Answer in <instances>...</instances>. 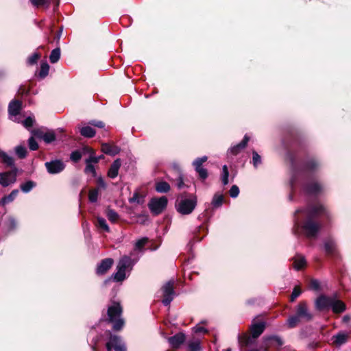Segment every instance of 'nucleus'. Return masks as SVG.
<instances>
[{
    "mask_svg": "<svg viewBox=\"0 0 351 351\" xmlns=\"http://www.w3.org/2000/svg\"><path fill=\"white\" fill-rule=\"evenodd\" d=\"M321 215H328L326 208L322 204L298 209L294 215L295 228L300 229L308 239L316 237L321 228V224L314 221L313 217Z\"/></svg>",
    "mask_w": 351,
    "mask_h": 351,
    "instance_id": "1",
    "label": "nucleus"
},
{
    "mask_svg": "<svg viewBox=\"0 0 351 351\" xmlns=\"http://www.w3.org/2000/svg\"><path fill=\"white\" fill-rule=\"evenodd\" d=\"M137 262V259H132L131 256H123L119 261L117 266V272L104 281L105 284L113 279L116 282H122L126 278V273H130L133 266Z\"/></svg>",
    "mask_w": 351,
    "mask_h": 351,
    "instance_id": "2",
    "label": "nucleus"
},
{
    "mask_svg": "<svg viewBox=\"0 0 351 351\" xmlns=\"http://www.w3.org/2000/svg\"><path fill=\"white\" fill-rule=\"evenodd\" d=\"M122 307L119 302H113L108 308V321L113 324V329L115 330H121L124 321L121 318Z\"/></svg>",
    "mask_w": 351,
    "mask_h": 351,
    "instance_id": "3",
    "label": "nucleus"
},
{
    "mask_svg": "<svg viewBox=\"0 0 351 351\" xmlns=\"http://www.w3.org/2000/svg\"><path fill=\"white\" fill-rule=\"evenodd\" d=\"M197 206V198L193 197L192 198H183L181 199L176 205L177 211L183 215L191 214Z\"/></svg>",
    "mask_w": 351,
    "mask_h": 351,
    "instance_id": "4",
    "label": "nucleus"
},
{
    "mask_svg": "<svg viewBox=\"0 0 351 351\" xmlns=\"http://www.w3.org/2000/svg\"><path fill=\"white\" fill-rule=\"evenodd\" d=\"M323 248L327 256L336 259L341 258L337 241L333 238L328 237L324 239Z\"/></svg>",
    "mask_w": 351,
    "mask_h": 351,
    "instance_id": "5",
    "label": "nucleus"
},
{
    "mask_svg": "<svg viewBox=\"0 0 351 351\" xmlns=\"http://www.w3.org/2000/svg\"><path fill=\"white\" fill-rule=\"evenodd\" d=\"M167 203V198L165 196H162L158 198L155 197L151 199L148 206L154 215H158L166 208Z\"/></svg>",
    "mask_w": 351,
    "mask_h": 351,
    "instance_id": "6",
    "label": "nucleus"
},
{
    "mask_svg": "<svg viewBox=\"0 0 351 351\" xmlns=\"http://www.w3.org/2000/svg\"><path fill=\"white\" fill-rule=\"evenodd\" d=\"M173 284V280H169L165 283L162 288L163 292V299L162 302L165 306L169 305L171 301L173 300L175 295Z\"/></svg>",
    "mask_w": 351,
    "mask_h": 351,
    "instance_id": "7",
    "label": "nucleus"
},
{
    "mask_svg": "<svg viewBox=\"0 0 351 351\" xmlns=\"http://www.w3.org/2000/svg\"><path fill=\"white\" fill-rule=\"evenodd\" d=\"M302 322H309L313 319V315L309 311L307 304L305 302H300L295 307V313Z\"/></svg>",
    "mask_w": 351,
    "mask_h": 351,
    "instance_id": "8",
    "label": "nucleus"
},
{
    "mask_svg": "<svg viewBox=\"0 0 351 351\" xmlns=\"http://www.w3.org/2000/svg\"><path fill=\"white\" fill-rule=\"evenodd\" d=\"M22 103L18 100L12 101L8 106V112L10 119L19 123L21 121L19 117L21 109Z\"/></svg>",
    "mask_w": 351,
    "mask_h": 351,
    "instance_id": "9",
    "label": "nucleus"
},
{
    "mask_svg": "<svg viewBox=\"0 0 351 351\" xmlns=\"http://www.w3.org/2000/svg\"><path fill=\"white\" fill-rule=\"evenodd\" d=\"M45 167L47 172L50 174H57L62 172L64 168V163L60 160H54L49 162H46Z\"/></svg>",
    "mask_w": 351,
    "mask_h": 351,
    "instance_id": "10",
    "label": "nucleus"
},
{
    "mask_svg": "<svg viewBox=\"0 0 351 351\" xmlns=\"http://www.w3.org/2000/svg\"><path fill=\"white\" fill-rule=\"evenodd\" d=\"M335 296H319L315 302V308L318 311H323L330 308L332 301Z\"/></svg>",
    "mask_w": 351,
    "mask_h": 351,
    "instance_id": "11",
    "label": "nucleus"
},
{
    "mask_svg": "<svg viewBox=\"0 0 351 351\" xmlns=\"http://www.w3.org/2000/svg\"><path fill=\"white\" fill-rule=\"evenodd\" d=\"M16 180V169L0 173V184L2 186H8Z\"/></svg>",
    "mask_w": 351,
    "mask_h": 351,
    "instance_id": "12",
    "label": "nucleus"
},
{
    "mask_svg": "<svg viewBox=\"0 0 351 351\" xmlns=\"http://www.w3.org/2000/svg\"><path fill=\"white\" fill-rule=\"evenodd\" d=\"M250 141V137L245 134L243 137V139L239 143L234 145L230 147L228 152L227 155L229 156L230 155L237 156L239 153L241 152L247 146L248 142Z\"/></svg>",
    "mask_w": 351,
    "mask_h": 351,
    "instance_id": "13",
    "label": "nucleus"
},
{
    "mask_svg": "<svg viewBox=\"0 0 351 351\" xmlns=\"http://www.w3.org/2000/svg\"><path fill=\"white\" fill-rule=\"evenodd\" d=\"M186 341V335L183 332H178L167 339V341L173 349H177Z\"/></svg>",
    "mask_w": 351,
    "mask_h": 351,
    "instance_id": "14",
    "label": "nucleus"
},
{
    "mask_svg": "<svg viewBox=\"0 0 351 351\" xmlns=\"http://www.w3.org/2000/svg\"><path fill=\"white\" fill-rule=\"evenodd\" d=\"M114 261L112 258H108L102 260L101 263L97 265L96 272L98 275H103L110 269Z\"/></svg>",
    "mask_w": 351,
    "mask_h": 351,
    "instance_id": "15",
    "label": "nucleus"
},
{
    "mask_svg": "<svg viewBox=\"0 0 351 351\" xmlns=\"http://www.w3.org/2000/svg\"><path fill=\"white\" fill-rule=\"evenodd\" d=\"M305 192L309 194H317L322 190V186L315 181H312L303 186Z\"/></svg>",
    "mask_w": 351,
    "mask_h": 351,
    "instance_id": "16",
    "label": "nucleus"
},
{
    "mask_svg": "<svg viewBox=\"0 0 351 351\" xmlns=\"http://www.w3.org/2000/svg\"><path fill=\"white\" fill-rule=\"evenodd\" d=\"M110 342L116 351H125L126 347L121 339L116 335H110Z\"/></svg>",
    "mask_w": 351,
    "mask_h": 351,
    "instance_id": "17",
    "label": "nucleus"
},
{
    "mask_svg": "<svg viewBox=\"0 0 351 351\" xmlns=\"http://www.w3.org/2000/svg\"><path fill=\"white\" fill-rule=\"evenodd\" d=\"M265 328V323L264 322H260L258 323L253 324L251 326V333L253 338H257L259 337Z\"/></svg>",
    "mask_w": 351,
    "mask_h": 351,
    "instance_id": "18",
    "label": "nucleus"
},
{
    "mask_svg": "<svg viewBox=\"0 0 351 351\" xmlns=\"http://www.w3.org/2000/svg\"><path fill=\"white\" fill-rule=\"evenodd\" d=\"M121 160L119 158L116 159L112 162V164L111 165V166L108 170V177H110V178H112V179L115 178L118 176L119 170L121 167Z\"/></svg>",
    "mask_w": 351,
    "mask_h": 351,
    "instance_id": "19",
    "label": "nucleus"
},
{
    "mask_svg": "<svg viewBox=\"0 0 351 351\" xmlns=\"http://www.w3.org/2000/svg\"><path fill=\"white\" fill-rule=\"evenodd\" d=\"M201 340L198 338L193 337L187 341V351H201Z\"/></svg>",
    "mask_w": 351,
    "mask_h": 351,
    "instance_id": "20",
    "label": "nucleus"
},
{
    "mask_svg": "<svg viewBox=\"0 0 351 351\" xmlns=\"http://www.w3.org/2000/svg\"><path fill=\"white\" fill-rule=\"evenodd\" d=\"M101 151L108 155L115 156L119 154L120 152V149L114 145H110L108 143H103L101 145Z\"/></svg>",
    "mask_w": 351,
    "mask_h": 351,
    "instance_id": "21",
    "label": "nucleus"
},
{
    "mask_svg": "<svg viewBox=\"0 0 351 351\" xmlns=\"http://www.w3.org/2000/svg\"><path fill=\"white\" fill-rule=\"evenodd\" d=\"M36 135L42 138L46 143H50L56 140V135L53 131L47 132H36Z\"/></svg>",
    "mask_w": 351,
    "mask_h": 351,
    "instance_id": "22",
    "label": "nucleus"
},
{
    "mask_svg": "<svg viewBox=\"0 0 351 351\" xmlns=\"http://www.w3.org/2000/svg\"><path fill=\"white\" fill-rule=\"evenodd\" d=\"M348 338V335L345 332H339L332 337L333 343L340 346L345 343Z\"/></svg>",
    "mask_w": 351,
    "mask_h": 351,
    "instance_id": "23",
    "label": "nucleus"
},
{
    "mask_svg": "<svg viewBox=\"0 0 351 351\" xmlns=\"http://www.w3.org/2000/svg\"><path fill=\"white\" fill-rule=\"evenodd\" d=\"M332 303V304H331L330 308H332L333 312L339 313L346 310L345 304L343 302L337 300L336 297H335Z\"/></svg>",
    "mask_w": 351,
    "mask_h": 351,
    "instance_id": "24",
    "label": "nucleus"
},
{
    "mask_svg": "<svg viewBox=\"0 0 351 351\" xmlns=\"http://www.w3.org/2000/svg\"><path fill=\"white\" fill-rule=\"evenodd\" d=\"M0 158L3 163L6 165L8 167H14V158L9 156L6 152L2 151L0 149Z\"/></svg>",
    "mask_w": 351,
    "mask_h": 351,
    "instance_id": "25",
    "label": "nucleus"
},
{
    "mask_svg": "<svg viewBox=\"0 0 351 351\" xmlns=\"http://www.w3.org/2000/svg\"><path fill=\"white\" fill-rule=\"evenodd\" d=\"M80 134L86 138H92L95 135V130L90 126L86 125L80 129Z\"/></svg>",
    "mask_w": 351,
    "mask_h": 351,
    "instance_id": "26",
    "label": "nucleus"
},
{
    "mask_svg": "<svg viewBox=\"0 0 351 351\" xmlns=\"http://www.w3.org/2000/svg\"><path fill=\"white\" fill-rule=\"evenodd\" d=\"M306 265V260L304 256L297 255L293 258V268L295 270H300Z\"/></svg>",
    "mask_w": 351,
    "mask_h": 351,
    "instance_id": "27",
    "label": "nucleus"
},
{
    "mask_svg": "<svg viewBox=\"0 0 351 351\" xmlns=\"http://www.w3.org/2000/svg\"><path fill=\"white\" fill-rule=\"evenodd\" d=\"M19 190H13L8 195L4 196L0 201V204L4 206L8 203L12 202L17 196Z\"/></svg>",
    "mask_w": 351,
    "mask_h": 351,
    "instance_id": "28",
    "label": "nucleus"
},
{
    "mask_svg": "<svg viewBox=\"0 0 351 351\" xmlns=\"http://www.w3.org/2000/svg\"><path fill=\"white\" fill-rule=\"evenodd\" d=\"M302 320L296 314L291 315L287 320V325L289 328L296 327Z\"/></svg>",
    "mask_w": 351,
    "mask_h": 351,
    "instance_id": "29",
    "label": "nucleus"
},
{
    "mask_svg": "<svg viewBox=\"0 0 351 351\" xmlns=\"http://www.w3.org/2000/svg\"><path fill=\"white\" fill-rule=\"evenodd\" d=\"M156 190L158 193H167L170 190V185L166 182H159L156 184Z\"/></svg>",
    "mask_w": 351,
    "mask_h": 351,
    "instance_id": "30",
    "label": "nucleus"
},
{
    "mask_svg": "<svg viewBox=\"0 0 351 351\" xmlns=\"http://www.w3.org/2000/svg\"><path fill=\"white\" fill-rule=\"evenodd\" d=\"M96 226L103 230L104 231L106 232H110V228L108 226V225L107 224V222L106 221V219L103 217H98L97 218V223H96Z\"/></svg>",
    "mask_w": 351,
    "mask_h": 351,
    "instance_id": "31",
    "label": "nucleus"
},
{
    "mask_svg": "<svg viewBox=\"0 0 351 351\" xmlns=\"http://www.w3.org/2000/svg\"><path fill=\"white\" fill-rule=\"evenodd\" d=\"M60 58V49L57 47L53 49L49 56V60L52 64L56 63Z\"/></svg>",
    "mask_w": 351,
    "mask_h": 351,
    "instance_id": "32",
    "label": "nucleus"
},
{
    "mask_svg": "<svg viewBox=\"0 0 351 351\" xmlns=\"http://www.w3.org/2000/svg\"><path fill=\"white\" fill-rule=\"evenodd\" d=\"M223 202V196L222 194L217 193L213 196L212 200V205L215 208H219L221 206Z\"/></svg>",
    "mask_w": 351,
    "mask_h": 351,
    "instance_id": "33",
    "label": "nucleus"
},
{
    "mask_svg": "<svg viewBox=\"0 0 351 351\" xmlns=\"http://www.w3.org/2000/svg\"><path fill=\"white\" fill-rule=\"evenodd\" d=\"M49 65L47 62H43L40 64V69L39 71V77L45 78L49 73Z\"/></svg>",
    "mask_w": 351,
    "mask_h": 351,
    "instance_id": "34",
    "label": "nucleus"
},
{
    "mask_svg": "<svg viewBox=\"0 0 351 351\" xmlns=\"http://www.w3.org/2000/svg\"><path fill=\"white\" fill-rule=\"evenodd\" d=\"M36 184L33 181L29 180L21 184V189L23 193H29L32 189L35 187Z\"/></svg>",
    "mask_w": 351,
    "mask_h": 351,
    "instance_id": "35",
    "label": "nucleus"
},
{
    "mask_svg": "<svg viewBox=\"0 0 351 351\" xmlns=\"http://www.w3.org/2000/svg\"><path fill=\"white\" fill-rule=\"evenodd\" d=\"M30 3L34 7H49L51 0H29Z\"/></svg>",
    "mask_w": 351,
    "mask_h": 351,
    "instance_id": "36",
    "label": "nucleus"
},
{
    "mask_svg": "<svg viewBox=\"0 0 351 351\" xmlns=\"http://www.w3.org/2000/svg\"><path fill=\"white\" fill-rule=\"evenodd\" d=\"M15 153L20 158H24L27 156V149L23 145H18L15 147Z\"/></svg>",
    "mask_w": 351,
    "mask_h": 351,
    "instance_id": "37",
    "label": "nucleus"
},
{
    "mask_svg": "<svg viewBox=\"0 0 351 351\" xmlns=\"http://www.w3.org/2000/svg\"><path fill=\"white\" fill-rule=\"evenodd\" d=\"M262 163L261 156L256 152H252V164L254 168H257Z\"/></svg>",
    "mask_w": 351,
    "mask_h": 351,
    "instance_id": "38",
    "label": "nucleus"
},
{
    "mask_svg": "<svg viewBox=\"0 0 351 351\" xmlns=\"http://www.w3.org/2000/svg\"><path fill=\"white\" fill-rule=\"evenodd\" d=\"M106 216L108 219L113 223L116 222L119 218L117 213L112 209H108L106 211Z\"/></svg>",
    "mask_w": 351,
    "mask_h": 351,
    "instance_id": "39",
    "label": "nucleus"
},
{
    "mask_svg": "<svg viewBox=\"0 0 351 351\" xmlns=\"http://www.w3.org/2000/svg\"><path fill=\"white\" fill-rule=\"evenodd\" d=\"M229 171L227 165H223L222 167L221 181L223 185L228 183Z\"/></svg>",
    "mask_w": 351,
    "mask_h": 351,
    "instance_id": "40",
    "label": "nucleus"
},
{
    "mask_svg": "<svg viewBox=\"0 0 351 351\" xmlns=\"http://www.w3.org/2000/svg\"><path fill=\"white\" fill-rule=\"evenodd\" d=\"M207 159L208 158L206 156L196 158L193 162V166L194 167L195 169L202 167V164L205 162Z\"/></svg>",
    "mask_w": 351,
    "mask_h": 351,
    "instance_id": "41",
    "label": "nucleus"
},
{
    "mask_svg": "<svg viewBox=\"0 0 351 351\" xmlns=\"http://www.w3.org/2000/svg\"><path fill=\"white\" fill-rule=\"evenodd\" d=\"M99 191L97 189H92L88 193V199L90 202H96L98 199Z\"/></svg>",
    "mask_w": 351,
    "mask_h": 351,
    "instance_id": "42",
    "label": "nucleus"
},
{
    "mask_svg": "<svg viewBox=\"0 0 351 351\" xmlns=\"http://www.w3.org/2000/svg\"><path fill=\"white\" fill-rule=\"evenodd\" d=\"M148 241L147 237H143L135 243V250H141Z\"/></svg>",
    "mask_w": 351,
    "mask_h": 351,
    "instance_id": "43",
    "label": "nucleus"
},
{
    "mask_svg": "<svg viewBox=\"0 0 351 351\" xmlns=\"http://www.w3.org/2000/svg\"><path fill=\"white\" fill-rule=\"evenodd\" d=\"M86 168H85V173L88 174H92L93 176H96V171L95 169L94 166L92 165V162L88 161V160H86Z\"/></svg>",
    "mask_w": 351,
    "mask_h": 351,
    "instance_id": "44",
    "label": "nucleus"
},
{
    "mask_svg": "<svg viewBox=\"0 0 351 351\" xmlns=\"http://www.w3.org/2000/svg\"><path fill=\"white\" fill-rule=\"evenodd\" d=\"M40 57V55L38 53L35 52L27 58V63L30 65H33L37 62Z\"/></svg>",
    "mask_w": 351,
    "mask_h": 351,
    "instance_id": "45",
    "label": "nucleus"
},
{
    "mask_svg": "<svg viewBox=\"0 0 351 351\" xmlns=\"http://www.w3.org/2000/svg\"><path fill=\"white\" fill-rule=\"evenodd\" d=\"M196 172L198 173L199 178L202 180H205L208 177V171L204 167H200L198 169H195Z\"/></svg>",
    "mask_w": 351,
    "mask_h": 351,
    "instance_id": "46",
    "label": "nucleus"
},
{
    "mask_svg": "<svg viewBox=\"0 0 351 351\" xmlns=\"http://www.w3.org/2000/svg\"><path fill=\"white\" fill-rule=\"evenodd\" d=\"M29 147L31 150H36L38 148V144L34 137H30L28 140Z\"/></svg>",
    "mask_w": 351,
    "mask_h": 351,
    "instance_id": "47",
    "label": "nucleus"
},
{
    "mask_svg": "<svg viewBox=\"0 0 351 351\" xmlns=\"http://www.w3.org/2000/svg\"><path fill=\"white\" fill-rule=\"evenodd\" d=\"M229 194L231 197L236 198L239 194V189L237 185H233L229 191Z\"/></svg>",
    "mask_w": 351,
    "mask_h": 351,
    "instance_id": "48",
    "label": "nucleus"
},
{
    "mask_svg": "<svg viewBox=\"0 0 351 351\" xmlns=\"http://www.w3.org/2000/svg\"><path fill=\"white\" fill-rule=\"evenodd\" d=\"M82 158V154L79 151H74L71 154L70 158L73 162L79 161Z\"/></svg>",
    "mask_w": 351,
    "mask_h": 351,
    "instance_id": "49",
    "label": "nucleus"
},
{
    "mask_svg": "<svg viewBox=\"0 0 351 351\" xmlns=\"http://www.w3.org/2000/svg\"><path fill=\"white\" fill-rule=\"evenodd\" d=\"M34 122V118L29 116L24 121H23V124L25 128H28L33 125Z\"/></svg>",
    "mask_w": 351,
    "mask_h": 351,
    "instance_id": "50",
    "label": "nucleus"
},
{
    "mask_svg": "<svg viewBox=\"0 0 351 351\" xmlns=\"http://www.w3.org/2000/svg\"><path fill=\"white\" fill-rule=\"evenodd\" d=\"M300 293H301V291H300V288H298L297 287H295L293 289V291L291 295V301L293 302L295 300V298H297L300 295Z\"/></svg>",
    "mask_w": 351,
    "mask_h": 351,
    "instance_id": "51",
    "label": "nucleus"
},
{
    "mask_svg": "<svg viewBox=\"0 0 351 351\" xmlns=\"http://www.w3.org/2000/svg\"><path fill=\"white\" fill-rule=\"evenodd\" d=\"M176 186L178 189H182L185 186L184 183L183 177L182 175H179L178 178L176 179Z\"/></svg>",
    "mask_w": 351,
    "mask_h": 351,
    "instance_id": "52",
    "label": "nucleus"
},
{
    "mask_svg": "<svg viewBox=\"0 0 351 351\" xmlns=\"http://www.w3.org/2000/svg\"><path fill=\"white\" fill-rule=\"evenodd\" d=\"M193 330L195 333H200V332L206 333V332H208V330L205 328H204V327H202L201 326H199V325L195 326L193 328Z\"/></svg>",
    "mask_w": 351,
    "mask_h": 351,
    "instance_id": "53",
    "label": "nucleus"
},
{
    "mask_svg": "<svg viewBox=\"0 0 351 351\" xmlns=\"http://www.w3.org/2000/svg\"><path fill=\"white\" fill-rule=\"evenodd\" d=\"M311 288L314 290L319 289V282L317 280H312L310 284Z\"/></svg>",
    "mask_w": 351,
    "mask_h": 351,
    "instance_id": "54",
    "label": "nucleus"
},
{
    "mask_svg": "<svg viewBox=\"0 0 351 351\" xmlns=\"http://www.w3.org/2000/svg\"><path fill=\"white\" fill-rule=\"evenodd\" d=\"M89 124L94 125L95 127L99 128H102L104 127V123L101 121L93 120L89 122Z\"/></svg>",
    "mask_w": 351,
    "mask_h": 351,
    "instance_id": "55",
    "label": "nucleus"
},
{
    "mask_svg": "<svg viewBox=\"0 0 351 351\" xmlns=\"http://www.w3.org/2000/svg\"><path fill=\"white\" fill-rule=\"evenodd\" d=\"M103 158V156H99L98 157H96V156H90L89 158H88L87 160L88 161H90V162H93V163H97L99 160L101 158Z\"/></svg>",
    "mask_w": 351,
    "mask_h": 351,
    "instance_id": "56",
    "label": "nucleus"
},
{
    "mask_svg": "<svg viewBox=\"0 0 351 351\" xmlns=\"http://www.w3.org/2000/svg\"><path fill=\"white\" fill-rule=\"evenodd\" d=\"M269 339H272V340L275 341L278 343V345L280 346L283 344L282 340L278 336L271 337L269 338Z\"/></svg>",
    "mask_w": 351,
    "mask_h": 351,
    "instance_id": "57",
    "label": "nucleus"
},
{
    "mask_svg": "<svg viewBox=\"0 0 351 351\" xmlns=\"http://www.w3.org/2000/svg\"><path fill=\"white\" fill-rule=\"evenodd\" d=\"M8 224H9V227H10V230L14 229L16 226V221H15L14 219H13V218H10L8 219Z\"/></svg>",
    "mask_w": 351,
    "mask_h": 351,
    "instance_id": "58",
    "label": "nucleus"
},
{
    "mask_svg": "<svg viewBox=\"0 0 351 351\" xmlns=\"http://www.w3.org/2000/svg\"><path fill=\"white\" fill-rule=\"evenodd\" d=\"M97 182H98V184L99 185L100 187L103 188V189H106V182H104V180H103L102 178H99L98 180H97Z\"/></svg>",
    "mask_w": 351,
    "mask_h": 351,
    "instance_id": "59",
    "label": "nucleus"
},
{
    "mask_svg": "<svg viewBox=\"0 0 351 351\" xmlns=\"http://www.w3.org/2000/svg\"><path fill=\"white\" fill-rule=\"evenodd\" d=\"M316 166L317 163L315 160L310 161L307 165V167L310 169H314Z\"/></svg>",
    "mask_w": 351,
    "mask_h": 351,
    "instance_id": "60",
    "label": "nucleus"
},
{
    "mask_svg": "<svg viewBox=\"0 0 351 351\" xmlns=\"http://www.w3.org/2000/svg\"><path fill=\"white\" fill-rule=\"evenodd\" d=\"M62 29L60 28V29L58 31V32L56 34V36H55V40L58 42L61 38V36H62Z\"/></svg>",
    "mask_w": 351,
    "mask_h": 351,
    "instance_id": "61",
    "label": "nucleus"
},
{
    "mask_svg": "<svg viewBox=\"0 0 351 351\" xmlns=\"http://www.w3.org/2000/svg\"><path fill=\"white\" fill-rule=\"evenodd\" d=\"M138 195L136 193H135L134 195V196L132 198H130V202H138Z\"/></svg>",
    "mask_w": 351,
    "mask_h": 351,
    "instance_id": "62",
    "label": "nucleus"
},
{
    "mask_svg": "<svg viewBox=\"0 0 351 351\" xmlns=\"http://www.w3.org/2000/svg\"><path fill=\"white\" fill-rule=\"evenodd\" d=\"M112 348H113L110 342V341L106 343V349H107V351H111L112 350Z\"/></svg>",
    "mask_w": 351,
    "mask_h": 351,
    "instance_id": "63",
    "label": "nucleus"
},
{
    "mask_svg": "<svg viewBox=\"0 0 351 351\" xmlns=\"http://www.w3.org/2000/svg\"><path fill=\"white\" fill-rule=\"evenodd\" d=\"M350 319V317L349 315H345L343 317V322H348Z\"/></svg>",
    "mask_w": 351,
    "mask_h": 351,
    "instance_id": "64",
    "label": "nucleus"
}]
</instances>
